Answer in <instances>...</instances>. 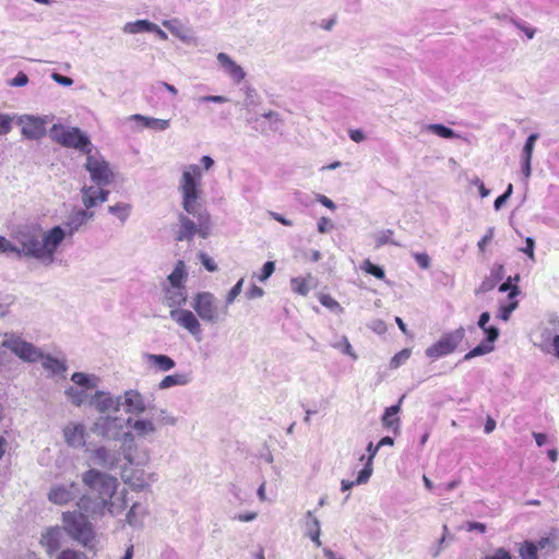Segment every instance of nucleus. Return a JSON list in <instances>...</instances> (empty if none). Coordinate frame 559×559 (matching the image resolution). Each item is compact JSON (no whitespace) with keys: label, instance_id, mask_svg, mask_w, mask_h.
I'll return each instance as SVG.
<instances>
[{"label":"nucleus","instance_id":"nucleus-59","mask_svg":"<svg viewBox=\"0 0 559 559\" xmlns=\"http://www.w3.org/2000/svg\"><path fill=\"white\" fill-rule=\"evenodd\" d=\"M493 235H495V228L489 227L487 229L486 235L477 243V247L480 252H484L486 250V246L488 245V242L491 241V239L493 238Z\"/></svg>","mask_w":559,"mask_h":559},{"label":"nucleus","instance_id":"nucleus-26","mask_svg":"<svg viewBox=\"0 0 559 559\" xmlns=\"http://www.w3.org/2000/svg\"><path fill=\"white\" fill-rule=\"evenodd\" d=\"M403 399L404 396L400 399L397 404L385 408L381 419L383 427L391 429L395 435L400 432V418L397 414L401 409Z\"/></svg>","mask_w":559,"mask_h":559},{"label":"nucleus","instance_id":"nucleus-35","mask_svg":"<svg viewBox=\"0 0 559 559\" xmlns=\"http://www.w3.org/2000/svg\"><path fill=\"white\" fill-rule=\"evenodd\" d=\"M64 395L69 399V401L74 406H82L85 403H88L91 396L87 394V392L84 389H79L76 386H68L64 390Z\"/></svg>","mask_w":559,"mask_h":559},{"label":"nucleus","instance_id":"nucleus-19","mask_svg":"<svg viewBox=\"0 0 559 559\" xmlns=\"http://www.w3.org/2000/svg\"><path fill=\"white\" fill-rule=\"evenodd\" d=\"M82 203L85 206L84 210L90 211L91 209L102 204L108 200L109 191L99 186H83L81 188Z\"/></svg>","mask_w":559,"mask_h":559},{"label":"nucleus","instance_id":"nucleus-14","mask_svg":"<svg viewBox=\"0 0 559 559\" xmlns=\"http://www.w3.org/2000/svg\"><path fill=\"white\" fill-rule=\"evenodd\" d=\"M80 486L71 481L67 484H55L50 487L47 495L48 500L58 506L67 504L80 496Z\"/></svg>","mask_w":559,"mask_h":559},{"label":"nucleus","instance_id":"nucleus-29","mask_svg":"<svg viewBox=\"0 0 559 559\" xmlns=\"http://www.w3.org/2000/svg\"><path fill=\"white\" fill-rule=\"evenodd\" d=\"M144 471H130L123 468L121 473L122 480L130 485L135 490H143L147 487V481L144 479Z\"/></svg>","mask_w":559,"mask_h":559},{"label":"nucleus","instance_id":"nucleus-34","mask_svg":"<svg viewBox=\"0 0 559 559\" xmlns=\"http://www.w3.org/2000/svg\"><path fill=\"white\" fill-rule=\"evenodd\" d=\"M490 320V313L489 312H483L480 316H479V319H478V322H477V325L484 331V333L486 334V341L488 343H495L498 337H499V329L493 326V325H490L488 326V322Z\"/></svg>","mask_w":559,"mask_h":559},{"label":"nucleus","instance_id":"nucleus-6","mask_svg":"<svg viewBox=\"0 0 559 559\" xmlns=\"http://www.w3.org/2000/svg\"><path fill=\"white\" fill-rule=\"evenodd\" d=\"M86 512L83 510L68 511L62 513L63 531L84 547H88L94 539L92 524L87 521Z\"/></svg>","mask_w":559,"mask_h":559},{"label":"nucleus","instance_id":"nucleus-64","mask_svg":"<svg viewBox=\"0 0 559 559\" xmlns=\"http://www.w3.org/2000/svg\"><path fill=\"white\" fill-rule=\"evenodd\" d=\"M485 559H511L510 554L504 548H498L492 555Z\"/></svg>","mask_w":559,"mask_h":559},{"label":"nucleus","instance_id":"nucleus-51","mask_svg":"<svg viewBox=\"0 0 559 559\" xmlns=\"http://www.w3.org/2000/svg\"><path fill=\"white\" fill-rule=\"evenodd\" d=\"M537 138L538 135L533 133L526 139V142L523 147V158H532Z\"/></svg>","mask_w":559,"mask_h":559},{"label":"nucleus","instance_id":"nucleus-36","mask_svg":"<svg viewBox=\"0 0 559 559\" xmlns=\"http://www.w3.org/2000/svg\"><path fill=\"white\" fill-rule=\"evenodd\" d=\"M307 518H308V521L306 523L307 535L319 547V546H321V540H320V534H321L320 521L316 516H313V512L312 511H308L307 512Z\"/></svg>","mask_w":559,"mask_h":559},{"label":"nucleus","instance_id":"nucleus-4","mask_svg":"<svg viewBox=\"0 0 559 559\" xmlns=\"http://www.w3.org/2000/svg\"><path fill=\"white\" fill-rule=\"evenodd\" d=\"M211 215L204 207H195L194 212L178 214L177 241H192L195 235L206 239L211 235Z\"/></svg>","mask_w":559,"mask_h":559},{"label":"nucleus","instance_id":"nucleus-15","mask_svg":"<svg viewBox=\"0 0 559 559\" xmlns=\"http://www.w3.org/2000/svg\"><path fill=\"white\" fill-rule=\"evenodd\" d=\"M169 314L176 323L186 329L197 341H201V323L192 311L187 309H173Z\"/></svg>","mask_w":559,"mask_h":559},{"label":"nucleus","instance_id":"nucleus-60","mask_svg":"<svg viewBox=\"0 0 559 559\" xmlns=\"http://www.w3.org/2000/svg\"><path fill=\"white\" fill-rule=\"evenodd\" d=\"M274 270H275L274 262H272V261L266 262L262 267V272L259 276V280L261 282L266 281L273 274Z\"/></svg>","mask_w":559,"mask_h":559},{"label":"nucleus","instance_id":"nucleus-17","mask_svg":"<svg viewBox=\"0 0 559 559\" xmlns=\"http://www.w3.org/2000/svg\"><path fill=\"white\" fill-rule=\"evenodd\" d=\"M122 396H114L106 391L97 390L90 399L88 404L100 414L118 412L121 407Z\"/></svg>","mask_w":559,"mask_h":559},{"label":"nucleus","instance_id":"nucleus-42","mask_svg":"<svg viewBox=\"0 0 559 559\" xmlns=\"http://www.w3.org/2000/svg\"><path fill=\"white\" fill-rule=\"evenodd\" d=\"M131 211V205L128 203H118L108 207V212L117 216L121 222H124Z\"/></svg>","mask_w":559,"mask_h":559},{"label":"nucleus","instance_id":"nucleus-44","mask_svg":"<svg viewBox=\"0 0 559 559\" xmlns=\"http://www.w3.org/2000/svg\"><path fill=\"white\" fill-rule=\"evenodd\" d=\"M332 346L336 349H340L343 354L348 355L353 359H357V355L353 350L352 345L346 336H342L338 341L332 343Z\"/></svg>","mask_w":559,"mask_h":559},{"label":"nucleus","instance_id":"nucleus-54","mask_svg":"<svg viewBox=\"0 0 559 559\" xmlns=\"http://www.w3.org/2000/svg\"><path fill=\"white\" fill-rule=\"evenodd\" d=\"M199 259H200V262L202 263V265L210 272H215L217 271V264L213 261V259L211 257H209L206 253L204 252H199Z\"/></svg>","mask_w":559,"mask_h":559},{"label":"nucleus","instance_id":"nucleus-2","mask_svg":"<svg viewBox=\"0 0 559 559\" xmlns=\"http://www.w3.org/2000/svg\"><path fill=\"white\" fill-rule=\"evenodd\" d=\"M82 481L92 493L97 495V499L92 501L90 497L82 496L76 503L78 508L86 513H97L105 508L112 512L110 500L118 487L117 478L99 469L90 468L83 473Z\"/></svg>","mask_w":559,"mask_h":559},{"label":"nucleus","instance_id":"nucleus-38","mask_svg":"<svg viewBox=\"0 0 559 559\" xmlns=\"http://www.w3.org/2000/svg\"><path fill=\"white\" fill-rule=\"evenodd\" d=\"M187 276L186 265L183 261H178L174 271L168 275L167 280L169 282V286L176 287H185L182 285L185 278Z\"/></svg>","mask_w":559,"mask_h":559},{"label":"nucleus","instance_id":"nucleus-55","mask_svg":"<svg viewBox=\"0 0 559 559\" xmlns=\"http://www.w3.org/2000/svg\"><path fill=\"white\" fill-rule=\"evenodd\" d=\"M516 307L518 301H513L507 306L500 307L498 317L503 321H508L510 319L511 313L516 309Z\"/></svg>","mask_w":559,"mask_h":559},{"label":"nucleus","instance_id":"nucleus-30","mask_svg":"<svg viewBox=\"0 0 559 559\" xmlns=\"http://www.w3.org/2000/svg\"><path fill=\"white\" fill-rule=\"evenodd\" d=\"M71 381L80 386V389H84L87 392L88 390L96 389L100 380L95 374L74 372L71 376Z\"/></svg>","mask_w":559,"mask_h":559},{"label":"nucleus","instance_id":"nucleus-40","mask_svg":"<svg viewBox=\"0 0 559 559\" xmlns=\"http://www.w3.org/2000/svg\"><path fill=\"white\" fill-rule=\"evenodd\" d=\"M493 348L495 347H493L492 343H488L485 340V342H481L476 347H474L472 350H469L467 354H465L463 359L464 360H471L474 357L489 354V353H491L493 350Z\"/></svg>","mask_w":559,"mask_h":559},{"label":"nucleus","instance_id":"nucleus-45","mask_svg":"<svg viewBox=\"0 0 559 559\" xmlns=\"http://www.w3.org/2000/svg\"><path fill=\"white\" fill-rule=\"evenodd\" d=\"M55 559H87V556L84 551L73 549V548H66L60 550Z\"/></svg>","mask_w":559,"mask_h":559},{"label":"nucleus","instance_id":"nucleus-32","mask_svg":"<svg viewBox=\"0 0 559 559\" xmlns=\"http://www.w3.org/2000/svg\"><path fill=\"white\" fill-rule=\"evenodd\" d=\"M132 120L141 121L145 128L153 129L156 131H164L169 128L170 120L168 119H158L153 117H146L143 115H133L131 116Z\"/></svg>","mask_w":559,"mask_h":559},{"label":"nucleus","instance_id":"nucleus-61","mask_svg":"<svg viewBox=\"0 0 559 559\" xmlns=\"http://www.w3.org/2000/svg\"><path fill=\"white\" fill-rule=\"evenodd\" d=\"M319 299L329 309H341L340 304L329 295H321Z\"/></svg>","mask_w":559,"mask_h":559},{"label":"nucleus","instance_id":"nucleus-3","mask_svg":"<svg viewBox=\"0 0 559 559\" xmlns=\"http://www.w3.org/2000/svg\"><path fill=\"white\" fill-rule=\"evenodd\" d=\"M123 427V419L118 416H100L94 421L91 430L103 439L111 441L120 440L122 442L121 449L123 457L128 464L135 466L147 465L150 462L148 453L144 452L140 456L132 454L131 450L134 445V436L131 431H124Z\"/></svg>","mask_w":559,"mask_h":559},{"label":"nucleus","instance_id":"nucleus-22","mask_svg":"<svg viewBox=\"0 0 559 559\" xmlns=\"http://www.w3.org/2000/svg\"><path fill=\"white\" fill-rule=\"evenodd\" d=\"M126 424L132 428L134 438L148 439L157 432V425L150 418H128Z\"/></svg>","mask_w":559,"mask_h":559},{"label":"nucleus","instance_id":"nucleus-11","mask_svg":"<svg viewBox=\"0 0 559 559\" xmlns=\"http://www.w3.org/2000/svg\"><path fill=\"white\" fill-rule=\"evenodd\" d=\"M465 337V329L460 326L451 333L443 335L437 343L426 349V355L439 358L451 354Z\"/></svg>","mask_w":559,"mask_h":559},{"label":"nucleus","instance_id":"nucleus-20","mask_svg":"<svg viewBox=\"0 0 559 559\" xmlns=\"http://www.w3.org/2000/svg\"><path fill=\"white\" fill-rule=\"evenodd\" d=\"M66 443L73 449H81L86 443V429L81 423H69L63 428Z\"/></svg>","mask_w":559,"mask_h":559},{"label":"nucleus","instance_id":"nucleus-27","mask_svg":"<svg viewBox=\"0 0 559 559\" xmlns=\"http://www.w3.org/2000/svg\"><path fill=\"white\" fill-rule=\"evenodd\" d=\"M187 300L185 287L169 286L165 288L164 304L170 308L179 307Z\"/></svg>","mask_w":559,"mask_h":559},{"label":"nucleus","instance_id":"nucleus-31","mask_svg":"<svg viewBox=\"0 0 559 559\" xmlns=\"http://www.w3.org/2000/svg\"><path fill=\"white\" fill-rule=\"evenodd\" d=\"M40 359L43 360V368L51 374H62L68 369L66 359H58L51 355H45L44 353Z\"/></svg>","mask_w":559,"mask_h":559},{"label":"nucleus","instance_id":"nucleus-33","mask_svg":"<svg viewBox=\"0 0 559 559\" xmlns=\"http://www.w3.org/2000/svg\"><path fill=\"white\" fill-rule=\"evenodd\" d=\"M191 377L188 373H174L166 376L159 383L158 389L166 390L171 386H182L190 383Z\"/></svg>","mask_w":559,"mask_h":559},{"label":"nucleus","instance_id":"nucleus-12","mask_svg":"<svg viewBox=\"0 0 559 559\" xmlns=\"http://www.w3.org/2000/svg\"><path fill=\"white\" fill-rule=\"evenodd\" d=\"M49 121L48 116L22 115L17 117L16 123L21 127V133L24 138L39 140L45 136L46 126Z\"/></svg>","mask_w":559,"mask_h":559},{"label":"nucleus","instance_id":"nucleus-37","mask_svg":"<svg viewBox=\"0 0 559 559\" xmlns=\"http://www.w3.org/2000/svg\"><path fill=\"white\" fill-rule=\"evenodd\" d=\"M154 28V23L148 20H138L134 22H128L123 25L122 31L127 34H138L143 32H151Z\"/></svg>","mask_w":559,"mask_h":559},{"label":"nucleus","instance_id":"nucleus-62","mask_svg":"<svg viewBox=\"0 0 559 559\" xmlns=\"http://www.w3.org/2000/svg\"><path fill=\"white\" fill-rule=\"evenodd\" d=\"M333 228V223L328 217H321L318 222V230L321 234H326Z\"/></svg>","mask_w":559,"mask_h":559},{"label":"nucleus","instance_id":"nucleus-18","mask_svg":"<svg viewBox=\"0 0 559 559\" xmlns=\"http://www.w3.org/2000/svg\"><path fill=\"white\" fill-rule=\"evenodd\" d=\"M64 538V531L60 526H50L46 528L40 536V545L49 557L60 551Z\"/></svg>","mask_w":559,"mask_h":559},{"label":"nucleus","instance_id":"nucleus-47","mask_svg":"<svg viewBox=\"0 0 559 559\" xmlns=\"http://www.w3.org/2000/svg\"><path fill=\"white\" fill-rule=\"evenodd\" d=\"M361 270L379 280H382L385 276L383 269L371 263L369 260L364 261Z\"/></svg>","mask_w":559,"mask_h":559},{"label":"nucleus","instance_id":"nucleus-50","mask_svg":"<svg viewBox=\"0 0 559 559\" xmlns=\"http://www.w3.org/2000/svg\"><path fill=\"white\" fill-rule=\"evenodd\" d=\"M243 282L245 280L243 278H240L233 287L228 292L227 296H226V305L225 306H229L231 305L236 298L241 294L242 292V286H243Z\"/></svg>","mask_w":559,"mask_h":559},{"label":"nucleus","instance_id":"nucleus-43","mask_svg":"<svg viewBox=\"0 0 559 559\" xmlns=\"http://www.w3.org/2000/svg\"><path fill=\"white\" fill-rule=\"evenodd\" d=\"M177 423L178 418L168 413L166 409L162 408L158 411L156 416L157 428L163 426H175Z\"/></svg>","mask_w":559,"mask_h":559},{"label":"nucleus","instance_id":"nucleus-7","mask_svg":"<svg viewBox=\"0 0 559 559\" xmlns=\"http://www.w3.org/2000/svg\"><path fill=\"white\" fill-rule=\"evenodd\" d=\"M49 136L61 146L74 148L85 155L93 150L88 136L76 127L53 124L49 130Z\"/></svg>","mask_w":559,"mask_h":559},{"label":"nucleus","instance_id":"nucleus-24","mask_svg":"<svg viewBox=\"0 0 559 559\" xmlns=\"http://www.w3.org/2000/svg\"><path fill=\"white\" fill-rule=\"evenodd\" d=\"M163 26H165L175 37L185 44L197 43V38L193 32L177 19L163 21Z\"/></svg>","mask_w":559,"mask_h":559},{"label":"nucleus","instance_id":"nucleus-53","mask_svg":"<svg viewBox=\"0 0 559 559\" xmlns=\"http://www.w3.org/2000/svg\"><path fill=\"white\" fill-rule=\"evenodd\" d=\"M522 559H537V547L532 543H526L521 548Z\"/></svg>","mask_w":559,"mask_h":559},{"label":"nucleus","instance_id":"nucleus-57","mask_svg":"<svg viewBox=\"0 0 559 559\" xmlns=\"http://www.w3.org/2000/svg\"><path fill=\"white\" fill-rule=\"evenodd\" d=\"M496 285H497V281L495 278L487 277L480 283L479 287L476 289V294L488 293V292L492 290Z\"/></svg>","mask_w":559,"mask_h":559},{"label":"nucleus","instance_id":"nucleus-13","mask_svg":"<svg viewBox=\"0 0 559 559\" xmlns=\"http://www.w3.org/2000/svg\"><path fill=\"white\" fill-rule=\"evenodd\" d=\"M88 461L95 466L112 471L120 464L121 452L115 448L100 445L90 452Z\"/></svg>","mask_w":559,"mask_h":559},{"label":"nucleus","instance_id":"nucleus-63","mask_svg":"<svg viewBox=\"0 0 559 559\" xmlns=\"http://www.w3.org/2000/svg\"><path fill=\"white\" fill-rule=\"evenodd\" d=\"M263 295H264V290L261 287L257 286V285H252L246 292V297L248 299H258V298H261Z\"/></svg>","mask_w":559,"mask_h":559},{"label":"nucleus","instance_id":"nucleus-21","mask_svg":"<svg viewBox=\"0 0 559 559\" xmlns=\"http://www.w3.org/2000/svg\"><path fill=\"white\" fill-rule=\"evenodd\" d=\"M121 396V406L126 413L140 415L146 411L144 396L138 390H127Z\"/></svg>","mask_w":559,"mask_h":559},{"label":"nucleus","instance_id":"nucleus-5","mask_svg":"<svg viewBox=\"0 0 559 559\" xmlns=\"http://www.w3.org/2000/svg\"><path fill=\"white\" fill-rule=\"evenodd\" d=\"M201 177L200 166L190 164L183 167L178 190L181 193V205L185 212H194L195 207H203L199 201L201 197Z\"/></svg>","mask_w":559,"mask_h":559},{"label":"nucleus","instance_id":"nucleus-16","mask_svg":"<svg viewBox=\"0 0 559 559\" xmlns=\"http://www.w3.org/2000/svg\"><path fill=\"white\" fill-rule=\"evenodd\" d=\"M551 328H545L540 333L538 346L544 353L554 355L559 359V319L549 320Z\"/></svg>","mask_w":559,"mask_h":559},{"label":"nucleus","instance_id":"nucleus-46","mask_svg":"<svg viewBox=\"0 0 559 559\" xmlns=\"http://www.w3.org/2000/svg\"><path fill=\"white\" fill-rule=\"evenodd\" d=\"M372 465L373 464H371L370 460L365 462V467L358 473V476L355 480L356 485H364L368 483L373 472Z\"/></svg>","mask_w":559,"mask_h":559},{"label":"nucleus","instance_id":"nucleus-1","mask_svg":"<svg viewBox=\"0 0 559 559\" xmlns=\"http://www.w3.org/2000/svg\"><path fill=\"white\" fill-rule=\"evenodd\" d=\"M17 242L21 255L34 258L48 266L55 262V252L66 238V230L55 226L48 231L38 228H25L19 231Z\"/></svg>","mask_w":559,"mask_h":559},{"label":"nucleus","instance_id":"nucleus-8","mask_svg":"<svg viewBox=\"0 0 559 559\" xmlns=\"http://www.w3.org/2000/svg\"><path fill=\"white\" fill-rule=\"evenodd\" d=\"M191 307L201 320L211 324L222 322L228 316L227 306L221 309L216 297L210 292L197 294L193 297Z\"/></svg>","mask_w":559,"mask_h":559},{"label":"nucleus","instance_id":"nucleus-56","mask_svg":"<svg viewBox=\"0 0 559 559\" xmlns=\"http://www.w3.org/2000/svg\"><path fill=\"white\" fill-rule=\"evenodd\" d=\"M1 252H13L21 255L19 247L12 245L7 238L0 236V253Z\"/></svg>","mask_w":559,"mask_h":559},{"label":"nucleus","instance_id":"nucleus-10","mask_svg":"<svg viewBox=\"0 0 559 559\" xmlns=\"http://www.w3.org/2000/svg\"><path fill=\"white\" fill-rule=\"evenodd\" d=\"M84 166L90 173L92 181L99 187L109 186L115 179V174L109 163L98 153L93 154L90 151L86 154Z\"/></svg>","mask_w":559,"mask_h":559},{"label":"nucleus","instance_id":"nucleus-52","mask_svg":"<svg viewBox=\"0 0 559 559\" xmlns=\"http://www.w3.org/2000/svg\"><path fill=\"white\" fill-rule=\"evenodd\" d=\"M12 121V116L0 112V135H5L11 131Z\"/></svg>","mask_w":559,"mask_h":559},{"label":"nucleus","instance_id":"nucleus-23","mask_svg":"<svg viewBox=\"0 0 559 559\" xmlns=\"http://www.w3.org/2000/svg\"><path fill=\"white\" fill-rule=\"evenodd\" d=\"M94 218V212L86 211V210H78L72 212L66 223L64 227H62L63 230H66V237L67 236H73L74 233H76L81 226L86 224L88 221Z\"/></svg>","mask_w":559,"mask_h":559},{"label":"nucleus","instance_id":"nucleus-9","mask_svg":"<svg viewBox=\"0 0 559 559\" xmlns=\"http://www.w3.org/2000/svg\"><path fill=\"white\" fill-rule=\"evenodd\" d=\"M1 337V347L10 350L24 362L34 364L43 357L41 349L25 341L19 333L5 332Z\"/></svg>","mask_w":559,"mask_h":559},{"label":"nucleus","instance_id":"nucleus-58","mask_svg":"<svg viewBox=\"0 0 559 559\" xmlns=\"http://www.w3.org/2000/svg\"><path fill=\"white\" fill-rule=\"evenodd\" d=\"M511 277L508 278L507 282L502 283L500 286H499V292L501 293H504V292H508L510 290L509 293V298H514L515 296L519 295L520 290H519V287L515 286V285H511Z\"/></svg>","mask_w":559,"mask_h":559},{"label":"nucleus","instance_id":"nucleus-39","mask_svg":"<svg viewBox=\"0 0 559 559\" xmlns=\"http://www.w3.org/2000/svg\"><path fill=\"white\" fill-rule=\"evenodd\" d=\"M425 129L440 138H443V139H454V138H457L459 135L454 132V130H452L451 128H448L445 127L444 124H440V123H431V124H427L425 127Z\"/></svg>","mask_w":559,"mask_h":559},{"label":"nucleus","instance_id":"nucleus-49","mask_svg":"<svg viewBox=\"0 0 559 559\" xmlns=\"http://www.w3.org/2000/svg\"><path fill=\"white\" fill-rule=\"evenodd\" d=\"M290 285H292V289L301 296H306L309 293V286L305 278H299V277L293 278L290 281Z\"/></svg>","mask_w":559,"mask_h":559},{"label":"nucleus","instance_id":"nucleus-28","mask_svg":"<svg viewBox=\"0 0 559 559\" xmlns=\"http://www.w3.org/2000/svg\"><path fill=\"white\" fill-rule=\"evenodd\" d=\"M144 358L147 364L162 372L169 371L176 366L171 357L163 354H145Z\"/></svg>","mask_w":559,"mask_h":559},{"label":"nucleus","instance_id":"nucleus-41","mask_svg":"<svg viewBox=\"0 0 559 559\" xmlns=\"http://www.w3.org/2000/svg\"><path fill=\"white\" fill-rule=\"evenodd\" d=\"M144 516L143 509L139 503H134L127 513V522L131 526H139Z\"/></svg>","mask_w":559,"mask_h":559},{"label":"nucleus","instance_id":"nucleus-25","mask_svg":"<svg viewBox=\"0 0 559 559\" xmlns=\"http://www.w3.org/2000/svg\"><path fill=\"white\" fill-rule=\"evenodd\" d=\"M217 61L225 72L236 82L240 83L246 73L240 66H238L227 53L219 52L217 55Z\"/></svg>","mask_w":559,"mask_h":559},{"label":"nucleus","instance_id":"nucleus-48","mask_svg":"<svg viewBox=\"0 0 559 559\" xmlns=\"http://www.w3.org/2000/svg\"><path fill=\"white\" fill-rule=\"evenodd\" d=\"M411 357V350L405 348V349H402L401 352H399L397 354H395L391 361H390V368L391 369H396L399 368L402 364H404L408 358Z\"/></svg>","mask_w":559,"mask_h":559}]
</instances>
